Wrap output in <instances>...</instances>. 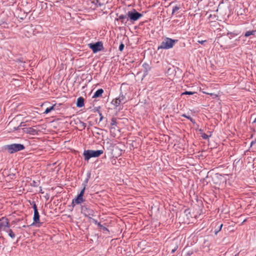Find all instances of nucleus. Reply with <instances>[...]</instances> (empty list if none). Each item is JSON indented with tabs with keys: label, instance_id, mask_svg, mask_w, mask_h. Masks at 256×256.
<instances>
[{
	"label": "nucleus",
	"instance_id": "obj_1",
	"mask_svg": "<svg viewBox=\"0 0 256 256\" xmlns=\"http://www.w3.org/2000/svg\"><path fill=\"white\" fill-rule=\"evenodd\" d=\"M178 41V40H174L171 38H166L162 42L160 45L158 46V50H168L172 48Z\"/></svg>",
	"mask_w": 256,
	"mask_h": 256
},
{
	"label": "nucleus",
	"instance_id": "obj_2",
	"mask_svg": "<svg viewBox=\"0 0 256 256\" xmlns=\"http://www.w3.org/2000/svg\"><path fill=\"white\" fill-rule=\"evenodd\" d=\"M104 151L102 150H84L83 153L84 160L86 161H88V160L92 158H97L100 156L102 154Z\"/></svg>",
	"mask_w": 256,
	"mask_h": 256
},
{
	"label": "nucleus",
	"instance_id": "obj_3",
	"mask_svg": "<svg viewBox=\"0 0 256 256\" xmlns=\"http://www.w3.org/2000/svg\"><path fill=\"white\" fill-rule=\"evenodd\" d=\"M24 144H12L4 146V149L10 154H13L24 149Z\"/></svg>",
	"mask_w": 256,
	"mask_h": 256
},
{
	"label": "nucleus",
	"instance_id": "obj_4",
	"mask_svg": "<svg viewBox=\"0 0 256 256\" xmlns=\"http://www.w3.org/2000/svg\"><path fill=\"white\" fill-rule=\"evenodd\" d=\"M128 99L126 98V94L122 92H120L118 97L113 100L112 103L116 107H118L120 105H122L126 103Z\"/></svg>",
	"mask_w": 256,
	"mask_h": 256
},
{
	"label": "nucleus",
	"instance_id": "obj_5",
	"mask_svg": "<svg viewBox=\"0 0 256 256\" xmlns=\"http://www.w3.org/2000/svg\"><path fill=\"white\" fill-rule=\"evenodd\" d=\"M81 212L85 216L90 218L94 216V210L91 209L88 205L85 204L81 206Z\"/></svg>",
	"mask_w": 256,
	"mask_h": 256
},
{
	"label": "nucleus",
	"instance_id": "obj_6",
	"mask_svg": "<svg viewBox=\"0 0 256 256\" xmlns=\"http://www.w3.org/2000/svg\"><path fill=\"white\" fill-rule=\"evenodd\" d=\"M127 16L131 22H134L142 17L143 14L136 12L135 9H133L128 12Z\"/></svg>",
	"mask_w": 256,
	"mask_h": 256
},
{
	"label": "nucleus",
	"instance_id": "obj_7",
	"mask_svg": "<svg viewBox=\"0 0 256 256\" xmlns=\"http://www.w3.org/2000/svg\"><path fill=\"white\" fill-rule=\"evenodd\" d=\"M88 46L92 50L94 53H96L104 48L103 44L101 42H98L94 44H89Z\"/></svg>",
	"mask_w": 256,
	"mask_h": 256
},
{
	"label": "nucleus",
	"instance_id": "obj_8",
	"mask_svg": "<svg viewBox=\"0 0 256 256\" xmlns=\"http://www.w3.org/2000/svg\"><path fill=\"white\" fill-rule=\"evenodd\" d=\"M10 228L8 219L2 217L0 219V229L4 231H6Z\"/></svg>",
	"mask_w": 256,
	"mask_h": 256
},
{
	"label": "nucleus",
	"instance_id": "obj_9",
	"mask_svg": "<svg viewBox=\"0 0 256 256\" xmlns=\"http://www.w3.org/2000/svg\"><path fill=\"white\" fill-rule=\"evenodd\" d=\"M60 104H55L49 108H46V110H45L44 114H47L49 113L52 110H59V107H60Z\"/></svg>",
	"mask_w": 256,
	"mask_h": 256
},
{
	"label": "nucleus",
	"instance_id": "obj_10",
	"mask_svg": "<svg viewBox=\"0 0 256 256\" xmlns=\"http://www.w3.org/2000/svg\"><path fill=\"white\" fill-rule=\"evenodd\" d=\"M214 225V234H217L221 230L223 224H220L218 222H216L213 224Z\"/></svg>",
	"mask_w": 256,
	"mask_h": 256
},
{
	"label": "nucleus",
	"instance_id": "obj_11",
	"mask_svg": "<svg viewBox=\"0 0 256 256\" xmlns=\"http://www.w3.org/2000/svg\"><path fill=\"white\" fill-rule=\"evenodd\" d=\"M40 216L38 212V211L34 212V217H33L34 223L32 224H34V223H36V224L40 223Z\"/></svg>",
	"mask_w": 256,
	"mask_h": 256
},
{
	"label": "nucleus",
	"instance_id": "obj_12",
	"mask_svg": "<svg viewBox=\"0 0 256 256\" xmlns=\"http://www.w3.org/2000/svg\"><path fill=\"white\" fill-rule=\"evenodd\" d=\"M128 18V16L127 14L126 15H124V14H120L119 16H118V18H116L115 20H121V22L122 24H126V19Z\"/></svg>",
	"mask_w": 256,
	"mask_h": 256
},
{
	"label": "nucleus",
	"instance_id": "obj_13",
	"mask_svg": "<svg viewBox=\"0 0 256 256\" xmlns=\"http://www.w3.org/2000/svg\"><path fill=\"white\" fill-rule=\"evenodd\" d=\"M142 67L144 69V76H145L148 74V71L150 70V66L149 64L146 62H144L142 64Z\"/></svg>",
	"mask_w": 256,
	"mask_h": 256
},
{
	"label": "nucleus",
	"instance_id": "obj_14",
	"mask_svg": "<svg viewBox=\"0 0 256 256\" xmlns=\"http://www.w3.org/2000/svg\"><path fill=\"white\" fill-rule=\"evenodd\" d=\"M84 202L83 196L78 195L77 196L74 198V202H76L77 204H81Z\"/></svg>",
	"mask_w": 256,
	"mask_h": 256
},
{
	"label": "nucleus",
	"instance_id": "obj_15",
	"mask_svg": "<svg viewBox=\"0 0 256 256\" xmlns=\"http://www.w3.org/2000/svg\"><path fill=\"white\" fill-rule=\"evenodd\" d=\"M25 132L28 134H32V135H35L37 134L38 132L36 130L32 128H26Z\"/></svg>",
	"mask_w": 256,
	"mask_h": 256
},
{
	"label": "nucleus",
	"instance_id": "obj_16",
	"mask_svg": "<svg viewBox=\"0 0 256 256\" xmlns=\"http://www.w3.org/2000/svg\"><path fill=\"white\" fill-rule=\"evenodd\" d=\"M84 106V99L82 97H79L77 100L76 106L82 108Z\"/></svg>",
	"mask_w": 256,
	"mask_h": 256
},
{
	"label": "nucleus",
	"instance_id": "obj_17",
	"mask_svg": "<svg viewBox=\"0 0 256 256\" xmlns=\"http://www.w3.org/2000/svg\"><path fill=\"white\" fill-rule=\"evenodd\" d=\"M104 92V90L102 88H100L92 96L93 98H96L102 96V93Z\"/></svg>",
	"mask_w": 256,
	"mask_h": 256
},
{
	"label": "nucleus",
	"instance_id": "obj_18",
	"mask_svg": "<svg viewBox=\"0 0 256 256\" xmlns=\"http://www.w3.org/2000/svg\"><path fill=\"white\" fill-rule=\"evenodd\" d=\"M93 221L96 224H97L98 226L102 228L104 231H107V232L108 231V228H106L105 226H104L102 224H101L100 222H98L97 220L93 219Z\"/></svg>",
	"mask_w": 256,
	"mask_h": 256
},
{
	"label": "nucleus",
	"instance_id": "obj_19",
	"mask_svg": "<svg viewBox=\"0 0 256 256\" xmlns=\"http://www.w3.org/2000/svg\"><path fill=\"white\" fill-rule=\"evenodd\" d=\"M6 232H7L8 234V236L12 238H14L16 236L15 234L14 233L12 230L8 228L6 231H5Z\"/></svg>",
	"mask_w": 256,
	"mask_h": 256
},
{
	"label": "nucleus",
	"instance_id": "obj_20",
	"mask_svg": "<svg viewBox=\"0 0 256 256\" xmlns=\"http://www.w3.org/2000/svg\"><path fill=\"white\" fill-rule=\"evenodd\" d=\"M256 32V30L247 31L246 32V33L244 34V36L246 37H248L250 35H254V34H255Z\"/></svg>",
	"mask_w": 256,
	"mask_h": 256
},
{
	"label": "nucleus",
	"instance_id": "obj_21",
	"mask_svg": "<svg viewBox=\"0 0 256 256\" xmlns=\"http://www.w3.org/2000/svg\"><path fill=\"white\" fill-rule=\"evenodd\" d=\"M82 186H83V188L81 190L80 193L78 195L82 196H84V193L86 185L85 184H82Z\"/></svg>",
	"mask_w": 256,
	"mask_h": 256
},
{
	"label": "nucleus",
	"instance_id": "obj_22",
	"mask_svg": "<svg viewBox=\"0 0 256 256\" xmlns=\"http://www.w3.org/2000/svg\"><path fill=\"white\" fill-rule=\"evenodd\" d=\"M180 8V4L174 6L172 7V14H174L176 11L179 10Z\"/></svg>",
	"mask_w": 256,
	"mask_h": 256
},
{
	"label": "nucleus",
	"instance_id": "obj_23",
	"mask_svg": "<svg viewBox=\"0 0 256 256\" xmlns=\"http://www.w3.org/2000/svg\"><path fill=\"white\" fill-rule=\"evenodd\" d=\"M110 124L112 126H116V120L115 118H112L111 120Z\"/></svg>",
	"mask_w": 256,
	"mask_h": 256
},
{
	"label": "nucleus",
	"instance_id": "obj_24",
	"mask_svg": "<svg viewBox=\"0 0 256 256\" xmlns=\"http://www.w3.org/2000/svg\"><path fill=\"white\" fill-rule=\"evenodd\" d=\"M196 93V92H192L190 91H186L182 94V95L184 94H188V95H192Z\"/></svg>",
	"mask_w": 256,
	"mask_h": 256
},
{
	"label": "nucleus",
	"instance_id": "obj_25",
	"mask_svg": "<svg viewBox=\"0 0 256 256\" xmlns=\"http://www.w3.org/2000/svg\"><path fill=\"white\" fill-rule=\"evenodd\" d=\"M210 136L206 134L205 133H202L201 134L202 137L204 140H208L210 136Z\"/></svg>",
	"mask_w": 256,
	"mask_h": 256
},
{
	"label": "nucleus",
	"instance_id": "obj_26",
	"mask_svg": "<svg viewBox=\"0 0 256 256\" xmlns=\"http://www.w3.org/2000/svg\"><path fill=\"white\" fill-rule=\"evenodd\" d=\"M124 45L122 43L119 46V50L120 51H122L124 50Z\"/></svg>",
	"mask_w": 256,
	"mask_h": 256
},
{
	"label": "nucleus",
	"instance_id": "obj_27",
	"mask_svg": "<svg viewBox=\"0 0 256 256\" xmlns=\"http://www.w3.org/2000/svg\"><path fill=\"white\" fill-rule=\"evenodd\" d=\"M32 208H34V212L38 211L36 203H34V206H32Z\"/></svg>",
	"mask_w": 256,
	"mask_h": 256
},
{
	"label": "nucleus",
	"instance_id": "obj_28",
	"mask_svg": "<svg viewBox=\"0 0 256 256\" xmlns=\"http://www.w3.org/2000/svg\"><path fill=\"white\" fill-rule=\"evenodd\" d=\"M74 202V199L72 200V204H71L72 208L75 206L76 204H76V202Z\"/></svg>",
	"mask_w": 256,
	"mask_h": 256
},
{
	"label": "nucleus",
	"instance_id": "obj_29",
	"mask_svg": "<svg viewBox=\"0 0 256 256\" xmlns=\"http://www.w3.org/2000/svg\"><path fill=\"white\" fill-rule=\"evenodd\" d=\"M182 116L184 117L188 120L189 118H190V116H188L186 114H182Z\"/></svg>",
	"mask_w": 256,
	"mask_h": 256
},
{
	"label": "nucleus",
	"instance_id": "obj_30",
	"mask_svg": "<svg viewBox=\"0 0 256 256\" xmlns=\"http://www.w3.org/2000/svg\"><path fill=\"white\" fill-rule=\"evenodd\" d=\"M198 42L202 44H204L205 42H206V40H198Z\"/></svg>",
	"mask_w": 256,
	"mask_h": 256
},
{
	"label": "nucleus",
	"instance_id": "obj_31",
	"mask_svg": "<svg viewBox=\"0 0 256 256\" xmlns=\"http://www.w3.org/2000/svg\"><path fill=\"white\" fill-rule=\"evenodd\" d=\"M99 115L100 116V121H101L102 120V118H103V116L102 115V114L100 112H99Z\"/></svg>",
	"mask_w": 256,
	"mask_h": 256
},
{
	"label": "nucleus",
	"instance_id": "obj_32",
	"mask_svg": "<svg viewBox=\"0 0 256 256\" xmlns=\"http://www.w3.org/2000/svg\"><path fill=\"white\" fill-rule=\"evenodd\" d=\"M189 120H190V121L192 122L193 124H194L195 123V120L194 119H193L191 116H190V118L188 119Z\"/></svg>",
	"mask_w": 256,
	"mask_h": 256
},
{
	"label": "nucleus",
	"instance_id": "obj_33",
	"mask_svg": "<svg viewBox=\"0 0 256 256\" xmlns=\"http://www.w3.org/2000/svg\"><path fill=\"white\" fill-rule=\"evenodd\" d=\"M189 120H190V121L192 122L193 124H194L195 123V120L194 119H193L191 116H190V118L188 119Z\"/></svg>",
	"mask_w": 256,
	"mask_h": 256
},
{
	"label": "nucleus",
	"instance_id": "obj_34",
	"mask_svg": "<svg viewBox=\"0 0 256 256\" xmlns=\"http://www.w3.org/2000/svg\"><path fill=\"white\" fill-rule=\"evenodd\" d=\"M81 124H82V126L84 127V128H85L86 126V124L84 122H82Z\"/></svg>",
	"mask_w": 256,
	"mask_h": 256
},
{
	"label": "nucleus",
	"instance_id": "obj_35",
	"mask_svg": "<svg viewBox=\"0 0 256 256\" xmlns=\"http://www.w3.org/2000/svg\"><path fill=\"white\" fill-rule=\"evenodd\" d=\"M256 143V139L254 140H253L251 142V146L255 144Z\"/></svg>",
	"mask_w": 256,
	"mask_h": 256
},
{
	"label": "nucleus",
	"instance_id": "obj_36",
	"mask_svg": "<svg viewBox=\"0 0 256 256\" xmlns=\"http://www.w3.org/2000/svg\"><path fill=\"white\" fill-rule=\"evenodd\" d=\"M88 178L85 180L83 184H87V182H88Z\"/></svg>",
	"mask_w": 256,
	"mask_h": 256
},
{
	"label": "nucleus",
	"instance_id": "obj_37",
	"mask_svg": "<svg viewBox=\"0 0 256 256\" xmlns=\"http://www.w3.org/2000/svg\"><path fill=\"white\" fill-rule=\"evenodd\" d=\"M34 203H36L34 201H32V202H30V204L33 206H34Z\"/></svg>",
	"mask_w": 256,
	"mask_h": 256
},
{
	"label": "nucleus",
	"instance_id": "obj_38",
	"mask_svg": "<svg viewBox=\"0 0 256 256\" xmlns=\"http://www.w3.org/2000/svg\"><path fill=\"white\" fill-rule=\"evenodd\" d=\"M176 250V248H175L174 249H173V250H172V253H174Z\"/></svg>",
	"mask_w": 256,
	"mask_h": 256
},
{
	"label": "nucleus",
	"instance_id": "obj_39",
	"mask_svg": "<svg viewBox=\"0 0 256 256\" xmlns=\"http://www.w3.org/2000/svg\"><path fill=\"white\" fill-rule=\"evenodd\" d=\"M254 123H256V118H254Z\"/></svg>",
	"mask_w": 256,
	"mask_h": 256
},
{
	"label": "nucleus",
	"instance_id": "obj_40",
	"mask_svg": "<svg viewBox=\"0 0 256 256\" xmlns=\"http://www.w3.org/2000/svg\"><path fill=\"white\" fill-rule=\"evenodd\" d=\"M26 225H24L22 226L23 228H26Z\"/></svg>",
	"mask_w": 256,
	"mask_h": 256
},
{
	"label": "nucleus",
	"instance_id": "obj_41",
	"mask_svg": "<svg viewBox=\"0 0 256 256\" xmlns=\"http://www.w3.org/2000/svg\"><path fill=\"white\" fill-rule=\"evenodd\" d=\"M210 94L211 95V96L213 95L212 94Z\"/></svg>",
	"mask_w": 256,
	"mask_h": 256
},
{
	"label": "nucleus",
	"instance_id": "obj_42",
	"mask_svg": "<svg viewBox=\"0 0 256 256\" xmlns=\"http://www.w3.org/2000/svg\"><path fill=\"white\" fill-rule=\"evenodd\" d=\"M255 256H256V255Z\"/></svg>",
	"mask_w": 256,
	"mask_h": 256
}]
</instances>
